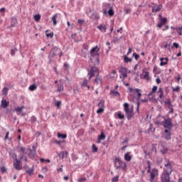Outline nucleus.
<instances>
[{
	"label": "nucleus",
	"instance_id": "1",
	"mask_svg": "<svg viewBox=\"0 0 182 182\" xmlns=\"http://www.w3.org/2000/svg\"><path fill=\"white\" fill-rule=\"evenodd\" d=\"M162 119H164V122L158 120L156 124L159 126H164L165 129L170 130L171 127H173V121L171 120V118L168 117L166 119L164 117H162Z\"/></svg>",
	"mask_w": 182,
	"mask_h": 182
},
{
	"label": "nucleus",
	"instance_id": "2",
	"mask_svg": "<svg viewBox=\"0 0 182 182\" xmlns=\"http://www.w3.org/2000/svg\"><path fill=\"white\" fill-rule=\"evenodd\" d=\"M57 55H59L60 58L63 55V53L62 52V50L59 48L55 47L53 50H51L48 55V58L50 60H52L55 56H57Z\"/></svg>",
	"mask_w": 182,
	"mask_h": 182
},
{
	"label": "nucleus",
	"instance_id": "3",
	"mask_svg": "<svg viewBox=\"0 0 182 182\" xmlns=\"http://www.w3.org/2000/svg\"><path fill=\"white\" fill-rule=\"evenodd\" d=\"M124 111L128 120H130V119L134 116V114L133 113V109L129 108V105L127 102L124 104Z\"/></svg>",
	"mask_w": 182,
	"mask_h": 182
},
{
	"label": "nucleus",
	"instance_id": "4",
	"mask_svg": "<svg viewBox=\"0 0 182 182\" xmlns=\"http://www.w3.org/2000/svg\"><path fill=\"white\" fill-rule=\"evenodd\" d=\"M131 96L136 97V99H140L141 97V90L138 88H129Z\"/></svg>",
	"mask_w": 182,
	"mask_h": 182
},
{
	"label": "nucleus",
	"instance_id": "5",
	"mask_svg": "<svg viewBox=\"0 0 182 182\" xmlns=\"http://www.w3.org/2000/svg\"><path fill=\"white\" fill-rule=\"evenodd\" d=\"M115 166L117 168H122V170H126V167H127V165L120 158L115 159Z\"/></svg>",
	"mask_w": 182,
	"mask_h": 182
},
{
	"label": "nucleus",
	"instance_id": "6",
	"mask_svg": "<svg viewBox=\"0 0 182 182\" xmlns=\"http://www.w3.org/2000/svg\"><path fill=\"white\" fill-rule=\"evenodd\" d=\"M99 50H100V48L97 46L92 48L90 51V56L92 58H99Z\"/></svg>",
	"mask_w": 182,
	"mask_h": 182
},
{
	"label": "nucleus",
	"instance_id": "7",
	"mask_svg": "<svg viewBox=\"0 0 182 182\" xmlns=\"http://www.w3.org/2000/svg\"><path fill=\"white\" fill-rule=\"evenodd\" d=\"M99 109L97 110V114H100L105 112V100H100L98 103Z\"/></svg>",
	"mask_w": 182,
	"mask_h": 182
},
{
	"label": "nucleus",
	"instance_id": "8",
	"mask_svg": "<svg viewBox=\"0 0 182 182\" xmlns=\"http://www.w3.org/2000/svg\"><path fill=\"white\" fill-rule=\"evenodd\" d=\"M89 76V80L95 76V75H99V69L96 67H92L90 68V72L88 73Z\"/></svg>",
	"mask_w": 182,
	"mask_h": 182
},
{
	"label": "nucleus",
	"instance_id": "9",
	"mask_svg": "<svg viewBox=\"0 0 182 182\" xmlns=\"http://www.w3.org/2000/svg\"><path fill=\"white\" fill-rule=\"evenodd\" d=\"M12 159H16L15 162L14 163V167L16 170H21L22 168L21 167V161L16 159V154L12 156Z\"/></svg>",
	"mask_w": 182,
	"mask_h": 182
},
{
	"label": "nucleus",
	"instance_id": "10",
	"mask_svg": "<svg viewBox=\"0 0 182 182\" xmlns=\"http://www.w3.org/2000/svg\"><path fill=\"white\" fill-rule=\"evenodd\" d=\"M156 176H159V170L154 168L150 173V182H154Z\"/></svg>",
	"mask_w": 182,
	"mask_h": 182
},
{
	"label": "nucleus",
	"instance_id": "11",
	"mask_svg": "<svg viewBox=\"0 0 182 182\" xmlns=\"http://www.w3.org/2000/svg\"><path fill=\"white\" fill-rule=\"evenodd\" d=\"M157 96H158V100L159 102H161L163 99H164V90L162 87H159V90L157 91Z\"/></svg>",
	"mask_w": 182,
	"mask_h": 182
},
{
	"label": "nucleus",
	"instance_id": "12",
	"mask_svg": "<svg viewBox=\"0 0 182 182\" xmlns=\"http://www.w3.org/2000/svg\"><path fill=\"white\" fill-rule=\"evenodd\" d=\"M173 164V162L170 161V160H168L166 161V164H165V167H166V170L167 171V173H171L173 172V168L171 167Z\"/></svg>",
	"mask_w": 182,
	"mask_h": 182
},
{
	"label": "nucleus",
	"instance_id": "13",
	"mask_svg": "<svg viewBox=\"0 0 182 182\" xmlns=\"http://www.w3.org/2000/svg\"><path fill=\"white\" fill-rule=\"evenodd\" d=\"M107 26H109V25L102 23L98 25L97 28L102 32V33H106V31H107Z\"/></svg>",
	"mask_w": 182,
	"mask_h": 182
},
{
	"label": "nucleus",
	"instance_id": "14",
	"mask_svg": "<svg viewBox=\"0 0 182 182\" xmlns=\"http://www.w3.org/2000/svg\"><path fill=\"white\" fill-rule=\"evenodd\" d=\"M163 9V5L162 4H154V6H152V12L154 14H156V12H159L160 10Z\"/></svg>",
	"mask_w": 182,
	"mask_h": 182
},
{
	"label": "nucleus",
	"instance_id": "15",
	"mask_svg": "<svg viewBox=\"0 0 182 182\" xmlns=\"http://www.w3.org/2000/svg\"><path fill=\"white\" fill-rule=\"evenodd\" d=\"M119 73L122 75L123 79H126V77H127V68L121 67L119 69Z\"/></svg>",
	"mask_w": 182,
	"mask_h": 182
},
{
	"label": "nucleus",
	"instance_id": "16",
	"mask_svg": "<svg viewBox=\"0 0 182 182\" xmlns=\"http://www.w3.org/2000/svg\"><path fill=\"white\" fill-rule=\"evenodd\" d=\"M160 22L159 23H158V28H159V29H161V28H163L164 25H166V23H167V18H161L159 19Z\"/></svg>",
	"mask_w": 182,
	"mask_h": 182
},
{
	"label": "nucleus",
	"instance_id": "17",
	"mask_svg": "<svg viewBox=\"0 0 182 182\" xmlns=\"http://www.w3.org/2000/svg\"><path fill=\"white\" fill-rule=\"evenodd\" d=\"M160 61V66H166V65H168V58H161Z\"/></svg>",
	"mask_w": 182,
	"mask_h": 182
},
{
	"label": "nucleus",
	"instance_id": "18",
	"mask_svg": "<svg viewBox=\"0 0 182 182\" xmlns=\"http://www.w3.org/2000/svg\"><path fill=\"white\" fill-rule=\"evenodd\" d=\"M89 80H87V79H84L83 82L80 85L81 87H87V90H90V86L87 85V83H89Z\"/></svg>",
	"mask_w": 182,
	"mask_h": 182
},
{
	"label": "nucleus",
	"instance_id": "19",
	"mask_svg": "<svg viewBox=\"0 0 182 182\" xmlns=\"http://www.w3.org/2000/svg\"><path fill=\"white\" fill-rule=\"evenodd\" d=\"M102 76L97 75L96 78L95 79L94 82L96 83V85H102Z\"/></svg>",
	"mask_w": 182,
	"mask_h": 182
},
{
	"label": "nucleus",
	"instance_id": "20",
	"mask_svg": "<svg viewBox=\"0 0 182 182\" xmlns=\"http://www.w3.org/2000/svg\"><path fill=\"white\" fill-rule=\"evenodd\" d=\"M164 132L166 133V134L164 136V139L166 140H170L171 139V132H170V130L165 129Z\"/></svg>",
	"mask_w": 182,
	"mask_h": 182
},
{
	"label": "nucleus",
	"instance_id": "21",
	"mask_svg": "<svg viewBox=\"0 0 182 182\" xmlns=\"http://www.w3.org/2000/svg\"><path fill=\"white\" fill-rule=\"evenodd\" d=\"M9 106V102L6 101V100H1V107H3V109H6Z\"/></svg>",
	"mask_w": 182,
	"mask_h": 182
},
{
	"label": "nucleus",
	"instance_id": "22",
	"mask_svg": "<svg viewBox=\"0 0 182 182\" xmlns=\"http://www.w3.org/2000/svg\"><path fill=\"white\" fill-rule=\"evenodd\" d=\"M141 79H145L146 80H149L150 79L149 76V73L148 72H143L141 74Z\"/></svg>",
	"mask_w": 182,
	"mask_h": 182
},
{
	"label": "nucleus",
	"instance_id": "23",
	"mask_svg": "<svg viewBox=\"0 0 182 182\" xmlns=\"http://www.w3.org/2000/svg\"><path fill=\"white\" fill-rule=\"evenodd\" d=\"M105 139H106V134H105V132H101L100 135L98 136L97 143H100V141L105 140Z\"/></svg>",
	"mask_w": 182,
	"mask_h": 182
},
{
	"label": "nucleus",
	"instance_id": "24",
	"mask_svg": "<svg viewBox=\"0 0 182 182\" xmlns=\"http://www.w3.org/2000/svg\"><path fill=\"white\" fill-rule=\"evenodd\" d=\"M124 160L125 161H131L132 156H130V152H127L124 154Z\"/></svg>",
	"mask_w": 182,
	"mask_h": 182
},
{
	"label": "nucleus",
	"instance_id": "25",
	"mask_svg": "<svg viewBox=\"0 0 182 182\" xmlns=\"http://www.w3.org/2000/svg\"><path fill=\"white\" fill-rule=\"evenodd\" d=\"M133 60L132 58H129L127 55H124V63H132V61Z\"/></svg>",
	"mask_w": 182,
	"mask_h": 182
},
{
	"label": "nucleus",
	"instance_id": "26",
	"mask_svg": "<svg viewBox=\"0 0 182 182\" xmlns=\"http://www.w3.org/2000/svg\"><path fill=\"white\" fill-rule=\"evenodd\" d=\"M157 89H158L157 86H156V85L152 87L151 91L149 92V96H153V95H154V93H156L157 92Z\"/></svg>",
	"mask_w": 182,
	"mask_h": 182
},
{
	"label": "nucleus",
	"instance_id": "27",
	"mask_svg": "<svg viewBox=\"0 0 182 182\" xmlns=\"http://www.w3.org/2000/svg\"><path fill=\"white\" fill-rule=\"evenodd\" d=\"M168 108L170 109L168 112L169 114H173L174 113V109H173V105L171 102H168Z\"/></svg>",
	"mask_w": 182,
	"mask_h": 182
},
{
	"label": "nucleus",
	"instance_id": "28",
	"mask_svg": "<svg viewBox=\"0 0 182 182\" xmlns=\"http://www.w3.org/2000/svg\"><path fill=\"white\" fill-rule=\"evenodd\" d=\"M58 156L60 159H65V157H68V151H62Z\"/></svg>",
	"mask_w": 182,
	"mask_h": 182
},
{
	"label": "nucleus",
	"instance_id": "29",
	"mask_svg": "<svg viewBox=\"0 0 182 182\" xmlns=\"http://www.w3.org/2000/svg\"><path fill=\"white\" fill-rule=\"evenodd\" d=\"M56 19H58V14H55L53 17H52V21L53 22L54 26L57 25L58 21H56Z\"/></svg>",
	"mask_w": 182,
	"mask_h": 182
},
{
	"label": "nucleus",
	"instance_id": "30",
	"mask_svg": "<svg viewBox=\"0 0 182 182\" xmlns=\"http://www.w3.org/2000/svg\"><path fill=\"white\" fill-rule=\"evenodd\" d=\"M176 31L179 36H182V26L180 27L176 28Z\"/></svg>",
	"mask_w": 182,
	"mask_h": 182
},
{
	"label": "nucleus",
	"instance_id": "31",
	"mask_svg": "<svg viewBox=\"0 0 182 182\" xmlns=\"http://www.w3.org/2000/svg\"><path fill=\"white\" fill-rule=\"evenodd\" d=\"M57 136H58V139L61 138V139H66V137H68V135L63 134H60V132H58Z\"/></svg>",
	"mask_w": 182,
	"mask_h": 182
},
{
	"label": "nucleus",
	"instance_id": "32",
	"mask_svg": "<svg viewBox=\"0 0 182 182\" xmlns=\"http://www.w3.org/2000/svg\"><path fill=\"white\" fill-rule=\"evenodd\" d=\"M36 89H38V86L35 84H33L29 87V90H31V92H33V90H36Z\"/></svg>",
	"mask_w": 182,
	"mask_h": 182
},
{
	"label": "nucleus",
	"instance_id": "33",
	"mask_svg": "<svg viewBox=\"0 0 182 182\" xmlns=\"http://www.w3.org/2000/svg\"><path fill=\"white\" fill-rule=\"evenodd\" d=\"M117 117H118V119H120L121 120L124 119V114H122V112H118L117 113Z\"/></svg>",
	"mask_w": 182,
	"mask_h": 182
},
{
	"label": "nucleus",
	"instance_id": "34",
	"mask_svg": "<svg viewBox=\"0 0 182 182\" xmlns=\"http://www.w3.org/2000/svg\"><path fill=\"white\" fill-rule=\"evenodd\" d=\"M25 109V106H21V107H17L16 108H15V112H18V113H21V112H22V109Z\"/></svg>",
	"mask_w": 182,
	"mask_h": 182
},
{
	"label": "nucleus",
	"instance_id": "35",
	"mask_svg": "<svg viewBox=\"0 0 182 182\" xmlns=\"http://www.w3.org/2000/svg\"><path fill=\"white\" fill-rule=\"evenodd\" d=\"M111 95H113V96H120V93H119L118 91H116L114 90H112L110 91Z\"/></svg>",
	"mask_w": 182,
	"mask_h": 182
},
{
	"label": "nucleus",
	"instance_id": "36",
	"mask_svg": "<svg viewBox=\"0 0 182 182\" xmlns=\"http://www.w3.org/2000/svg\"><path fill=\"white\" fill-rule=\"evenodd\" d=\"M117 73V71L116 70H113L111 73L109 74L110 77L114 78V76H116V74Z\"/></svg>",
	"mask_w": 182,
	"mask_h": 182
},
{
	"label": "nucleus",
	"instance_id": "37",
	"mask_svg": "<svg viewBox=\"0 0 182 182\" xmlns=\"http://www.w3.org/2000/svg\"><path fill=\"white\" fill-rule=\"evenodd\" d=\"M92 153H97V150H99V148H97V146H96V145L95 144H92Z\"/></svg>",
	"mask_w": 182,
	"mask_h": 182
},
{
	"label": "nucleus",
	"instance_id": "38",
	"mask_svg": "<svg viewBox=\"0 0 182 182\" xmlns=\"http://www.w3.org/2000/svg\"><path fill=\"white\" fill-rule=\"evenodd\" d=\"M34 19L36 22H39V21H41V14L35 15Z\"/></svg>",
	"mask_w": 182,
	"mask_h": 182
},
{
	"label": "nucleus",
	"instance_id": "39",
	"mask_svg": "<svg viewBox=\"0 0 182 182\" xmlns=\"http://www.w3.org/2000/svg\"><path fill=\"white\" fill-rule=\"evenodd\" d=\"M46 35L47 36V38H53V33L50 32V33H48V31H46Z\"/></svg>",
	"mask_w": 182,
	"mask_h": 182
},
{
	"label": "nucleus",
	"instance_id": "40",
	"mask_svg": "<svg viewBox=\"0 0 182 182\" xmlns=\"http://www.w3.org/2000/svg\"><path fill=\"white\" fill-rule=\"evenodd\" d=\"M26 173L30 176H33V168L26 170Z\"/></svg>",
	"mask_w": 182,
	"mask_h": 182
},
{
	"label": "nucleus",
	"instance_id": "41",
	"mask_svg": "<svg viewBox=\"0 0 182 182\" xmlns=\"http://www.w3.org/2000/svg\"><path fill=\"white\" fill-rule=\"evenodd\" d=\"M108 14L110 16H113V15H114V11H113V9H109L108 11Z\"/></svg>",
	"mask_w": 182,
	"mask_h": 182
},
{
	"label": "nucleus",
	"instance_id": "42",
	"mask_svg": "<svg viewBox=\"0 0 182 182\" xmlns=\"http://www.w3.org/2000/svg\"><path fill=\"white\" fill-rule=\"evenodd\" d=\"M173 92H176L177 93H178V92H180V87L177 86L176 87H172Z\"/></svg>",
	"mask_w": 182,
	"mask_h": 182
},
{
	"label": "nucleus",
	"instance_id": "43",
	"mask_svg": "<svg viewBox=\"0 0 182 182\" xmlns=\"http://www.w3.org/2000/svg\"><path fill=\"white\" fill-rule=\"evenodd\" d=\"M133 56H134V59H135L136 60H139V58H140V55H139V54H137V53H133Z\"/></svg>",
	"mask_w": 182,
	"mask_h": 182
},
{
	"label": "nucleus",
	"instance_id": "44",
	"mask_svg": "<svg viewBox=\"0 0 182 182\" xmlns=\"http://www.w3.org/2000/svg\"><path fill=\"white\" fill-rule=\"evenodd\" d=\"M112 182H117L119 181V176H116L114 178H112Z\"/></svg>",
	"mask_w": 182,
	"mask_h": 182
},
{
	"label": "nucleus",
	"instance_id": "45",
	"mask_svg": "<svg viewBox=\"0 0 182 182\" xmlns=\"http://www.w3.org/2000/svg\"><path fill=\"white\" fill-rule=\"evenodd\" d=\"M8 88L6 87H4L2 90L4 95H8Z\"/></svg>",
	"mask_w": 182,
	"mask_h": 182
},
{
	"label": "nucleus",
	"instance_id": "46",
	"mask_svg": "<svg viewBox=\"0 0 182 182\" xmlns=\"http://www.w3.org/2000/svg\"><path fill=\"white\" fill-rule=\"evenodd\" d=\"M57 90L58 92H63V85H60V86H58Z\"/></svg>",
	"mask_w": 182,
	"mask_h": 182
},
{
	"label": "nucleus",
	"instance_id": "47",
	"mask_svg": "<svg viewBox=\"0 0 182 182\" xmlns=\"http://www.w3.org/2000/svg\"><path fill=\"white\" fill-rule=\"evenodd\" d=\"M36 120H37L36 117H35V116L31 117V123H35V122H36Z\"/></svg>",
	"mask_w": 182,
	"mask_h": 182
},
{
	"label": "nucleus",
	"instance_id": "48",
	"mask_svg": "<svg viewBox=\"0 0 182 182\" xmlns=\"http://www.w3.org/2000/svg\"><path fill=\"white\" fill-rule=\"evenodd\" d=\"M55 105L58 107V109H59V107L61 106V105H62V102L57 101V102H55Z\"/></svg>",
	"mask_w": 182,
	"mask_h": 182
},
{
	"label": "nucleus",
	"instance_id": "49",
	"mask_svg": "<svg viewBox=\"0 0 182 182\" xmlns=\"http://www.w3.org/2000/svg\"><path fill=\"white\" fill-rule=\"evenodd\" d=\"M26 149H25V147L21 146L20 147V151L23 154H26L25 151H26Z\"/></svg>",
	"mask_w": 182,
	"mask_h": 182
},
{
	"label": "nucleus",
	"instance_id": "50",
	"mask_svg": "<svg viewBox=\"0 0 182 182\" xmlns=\"http://www.w3.org/2000/svg\"><path fill=\"white\" fill-rule=\"evenodd\" d=\"M16 49H11V56H14L15 55V53L16 52Z\"/></svg>",
	"mask_w": 182,
	"mask_h": 182
},
{
	"label": "nucleus",
	"instance_id": "51",
	"mask_svg": "<svg viewBox=\"0 0 182 182\" xmlns=\"http://www.w3.org/2000/svg\"><path fill=\"white\" fill-rule=\"evenodd\" d=\"M1 173H6V168L5 166H2L1 168Z\"/></svg>",
	"mask_w": 182,
	"mask_h": 182
},
{
	"label": "nucleus",
	"instance_id": "52",
	"mask_svg": "<svg viewBox=\"0 0 182 182\" xmlns=\"http://www.w3.org/2000/svg\"><path fill=\"white\" fill-rule=\"evenodd\" d=\"M54 143L55 144H58V146H60V144H62V141H58V140H55Z\"/></svg>",
	"mask_w": 182,
	"mask_h": 182
},
{
	"label": "nucleus",
	"instance_id": "53",
	"mask_svg": "<svg viewBox=\"0 0 182 182\" xmlns=\"http://www.w3.org/2000/svg\"><path fill=\"white\" fill-rule=\"evenodd\" d=\"M146 164H147L148 168H151V164L150 161H147Z\"/></svg>",
	"mask_w": 182,
	"mask_h": 182
},
{
	"label": "nucleus",
	"instance_id": "54",
	"mask_svg": "<svg viewBox=\"0 0 182 182\" xmlns=\"http://www.w3.org/2000/svg\"><path fill=\"white\" fill-rule=\"evenodd\" d=\"M8 139H9V132H6L5 138H4L5 140H8Z\"/></svg>",
	"mask_w": 182,
	"mask_h": 182
},
{
	"label": "nucleus",
	"instance_id": "55",
	"mask_svg": "<svg viewBox=\"0 0 182 182\" xmlns=\"http://www.w3.org/2000/svg\"><path fill=\"white\" fill-rule=\"evenodd\" d=\"M156 82L157 83V85H160V83H161V80H160V78H156Z\"/></svg>",
	"mask_w": 182,
	"mask_h": 182
},
{
	"label": "nucleus",
	"instance_id": "56",
	"mask_svg": "<svg viewBox=\"0 0 182 182\" xmlns=\"http://www.w3.org/2000/svg\"><path fill=\"white\" fill-rule=\"evenodd\" d=\"M86 181V178H81L78 179V182Z\"/></svg>",
	"mask_w": 182,
	"mask_h": 182
},
{
	"label": "nucleus",
	"instance_id": "57",
	"mask_svg": "<svg viewBox=\"0 0 182 182\" xmlns=\"http://www.w3.org/2000/svg\"><path fill=\"white\" fill-rule=\"evenodd\" d=\"M58 173H62V171H63V168H60L57 170Z\"/></svg>",
	"mask_w": 182,
	"mask_h": 182
},
{
	"label": "nucleus",
	"instance_id": "58",
	"mask_svg": "<svg viewBox=\"0 0 182 182\" xmlns=\"http://www.w3.org/2000/svg\"><path fill=\"white\" fill-rule=\"evenodd\" d=\"M83 22H85V21L82 19H78V21H77L78 23H83Z\"/></svg>",
	"mask_w": 182,
	"mask_h": 182
},
{
	"label": "nucleus",
	"instance_id": "59",
	"mask_svg": "<svg viewBox=\"0 0 182 182\" xmlns=\"http://www.w3.org/2000/svg\"><path fill=\"white\" fill-rule=\"evenodd\" d=\"M63 180H65V181H68V180H69V176H64Z\"/></svg>",
	"mask_w": 182,
	"mask_h": 182
},
{
	"label": "nucleus",
	"instance_id": "60",
	"mask_svg": "<svg viewBox=\"0 0 182 182\" xmlns=\"http://www.w3.org/2000/svg\"><path fill=\"white\" fill-rule=\"evenodd\" d=\"M173 46H175V48H176V49L178 48V44H177V43H174Z\"/></svg>",
	"mask_w": 182,
	"mask_h": 182
},
{
	"label": "nucleus",
	"instance_id": "61",
	"mask_svg": "<svg viewBox=\"0 0 182 182\" xmlns=\"http://www.w3.org/2000/svg\"><path fill=\"white\" fill-rule=\"evenodd\" d=\"M0 12H5V7L0 9Z\"/></svg>",
	"mask_w": 182,
	"mask_h": 182
},
{
	"label": "nucleus",
	"instance_id": "62",
	"mask_svg": "<svg viewBox=\"0 0 182 182\" xmlns=\"http://www.w3.org/2000/svg\"><path fill=\"white\" fill-rule=\"evenodd\" d=\"M64 68H69V65L67 63H64Z\"/></svg>",
	"mask_w": 182,
	"mask_h": 182
},
{
	"label": "nucleus",
	"instance_id": "63",
	"mask_svg": "<svg viewBox=\"0 0 182 182\" xmlns=\"http://www.w3.org/2000/svg\"><path fill=\"white\" fill-rule=\"evenodd\" d=\"M132 49L129 48V50H128V53H127V55H129V53H132Z\"/></svg>",
	"mask_w": 182,
	"mask_h": 182
},
{
	"label": "nucleus",
	"instance_id": "64",
	"mask_svg": "<svg viewBox=\"0 0 182 182\" xmlns=\"http://www.w3.org/2000/svg\"><path fill=\"white\" fill-rule=\"evenodd\" d=\"M152 129H153V124H150V127H149V131H151V130H152Z\"/></svg>",
	"mask_w": 182,
	"mask_h": 182
}]
</instances>
